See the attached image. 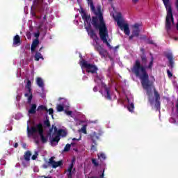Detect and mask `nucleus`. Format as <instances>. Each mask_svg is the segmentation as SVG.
Segmentation results:
<instances>
[{
  "label": "nucleus",
  "instance_id": "1",
  "mask_svg": "<svg viewBox=\"0 0 178 178\" xmlns=\"http://www.w3.org/2000/svg\"><path fill=\"white\" fill-rule=\"evenodd\" d=\"M152 63H154V57H145L142 56V65L139 60H136V63L132 69V72L135 73L136 76L140 79L141 83L143 88L146 90V92L149 97V102L153 108L156 109H161V103L159 102V95L155 91L151 84H149V80L148 79V74L145 71V67L151 69L152 67ZM145 66V67H144Z\"/></svg>",
  "mask_w": 178,
  "mask_h": 178
},
{
  "label": "nucleus",
  "instance_id": "2",
  "mask_svg": "<svg viewBox=\"0 0 178 178\" xmlns=\"http://www.w3.org/2000/svg\"><path fill=\"white\" fill-rule=\"evenodd\" d=\"M90 6L92 12L95 15L96 17L92 18V24L99 29V34L100 38L104 44H106L108 48H111V44H109V35L108 33V29L105 22H104V17H102V10L101 9V6H94L92 0H90Z\"/></svg>",
  "mask_w": 178,
  "mask_h": 178
},
{
  "label": "nucleus",
  "instance_id": "3",
  "mask_svg": "<svg viewBox=\"0 0 178 178\" xmlns=\"http://www.w3.org/2000/svg\"><path fill=\"white\" fill-rule=\"evenodd\" d=\"M26 131L28 134V137H31V136H34L35 133H38L40 137V141L42 143V144H47L48 143V135L44 136V128L42 126V123H39L38 124H35L33 127L27 126Z\"/></svg>",
  "mask_w": 178,
  "mask_h": 178
},
{
  "label": "nucleus",
  "instance_id": "4",
  "mask_svg": "<svg viewBox=\"0 0 178 178\" xmlns=\"http://www.w3.org/2000/svg\"><path fill=\"white\" fill-rule=\"evenodd\" d=\"M111 16H113L120 30L124 31L126 35H130V28L129 27V23H127V21H125L124 18L123 17V15L121 13H115V14L111 13Z\"/></svg>",
  "mask_w": 178,
  "mask_h": 178
},
{
  "label": "nucleus",
  "instance_id": "5",
  "mask_svg": "<svg viewBox=\"0 0 178 178\" xmlns=\"http://www.w3.org/2000/svg\"><path fill=\"white\" fill-rule=\"evenodd\" d=\"M104 134V131L100 128H97L95 130H91L90 134V151L91 152H95L97 151V140H99V136Z\"/></svg>",
  "mask_w": 178,
  "mask_h": 178
},
{
  "label": "nucleus",
  "instance_id": "6",
  "mask_svg": "<svg viewBox=\"0 0 178 178\" xmlns=\"http://www.w3.org/2000/svg\"><path fill=\"white\" fill-rule=\"evenodd\" d=\"M163 4L167 10V16L165 19V27L167 30H170L173 26V14L172 13V6L169 0H163Z\"/></svg>",
  "mask_w": 178,
  "mask_h": 178
},
{
  "label": "nucleus",
  "instance_id": "7",
  "mask_svg": "<svg viewBox=\"0 0 178 178\" xmlns=\"http://www.w3.org/2000/svg\"><path fill=\"white\" fill-rule=\"evenodd\" d=\"M95 81L99 84V86H101L102 88L101 90H99V92L102 95L103 97L106 98V99L111 100L112 99V95H111V92H109V89L105 86V83L102 81V79H101L99 77L97 76L95 79Z\"/></svg>",
  "mask_w": 178,
  "mask_h": 178
},
{
  "label": "nucleus",
  "instance_id": "8",
  "mask_svg": "<svg viewBox=\"0 0 178 178\" xmlns=\"http://www.w3.org/2000/svg\"><path fill=\"white\" fill-rule=\"evenodd\" d=\"M81 10L79 13H81L82 19L84 23V27L88 34L90 35V15L87 13V12L83 8V7L80 8Z\"/></svg>",
  "mask_w": 178,
  "mask_h": 178
},
{
  "label": "nucleus",
  "instance_id": "9",
  "mask_svg": "<svg viewBox=\"0 0 178 178\" xmlns=\"http://www.w3.org/2000/svg\"><path fill=\"white\" fill-rule=\"evenodd\" d=\"M67 134L66 133V131L63 129H59L57 132V135L50 139V143L51 145H58V143H59V141H60V136H62V137H66Z\"/></svg>",
  "mask_w": 178,
  "mask_h": 178
},
{
  "label": "nucleus",
  "instance_id": "10",
  "mask_svg": "<svg viewBox=\"0 0 178 178\" xmlns=\"http://www.w3.org/2000/svg\"><path fill=\"white\" fill-rule=\"evenodd\" d=\"M25 88L27 92L24 94V97H28L27 104H31V101H33V92H31V81L30 79H27Z\"/></svg>",
  "mask_w": 178,
  "mask_h": 178
},
{
  "label": "nucleus",
  "instance_id": "11",
  "mask_svg": "<svg viewBox=\"0 0 178 178\" xmlns=\"http://www.w3.org/2000/svg\"><path fill=\"white\" fill-rule=\"evenodd\" d=\"M76 162V159H72L70 165H69L67 170H65V173L67 174V178H72L73 177V173H74V170H76V168H74V163Z\"/></svg>",
  "mask_w": 178,
  "mask_h": 178
},
{
  "label": "nucleus",
  "instance_id": "12",
  "mask_svg": "<svg viewBox=\"0 0 178 178\" xmlns=\"http://www.w3.org/2000/svg\"><path fill=\"white\" fill-rule=\"evenodd\" d=\"M54 159H55V156H51L48 161L49 166H51L53 169H56V168L63 165V161L62 160L55 161Z\"/></svg>",
  "mask_w": 178,
  "mask_h": 178
},
{
  "label": "nucleus",
  "instance_id": "13",
  "mask_svg": "<svg viewBox=\"0 0 178 178\" xmlns=\"http://www.w3.org/2000/svg\"><path fill=\"white\" fill-rule=\"evenodd\" d=\"M132 35L129 37L130 40L133 39V37H138L140 34V24H135L132 26Z\"/></svg>",
  "mask_w": 178,
  "mask_h": 178
},
{
  "label": "nucleus",
  "instance_id": "14",
  "mask_svg": "<svg viewBox=\"0 0 178 178\" xmlns=\"http://www.w3.org/2000/svg\"><path fill=\"white\" fill-rule=\"evenodd\" d=\"M33 6L39 10H44V0H33Z\"/></svg>",
  "mask_w": 178,
  "mask_h": 178
},
{
  "label": "nucleus",
  "instance_id": "15",
  "mask_svg": "<svg viewBox=\"0 0 178 178\" xmlns=\"http://www.w3.org/2000/svg\"><path fill=\"white\" fill-rule=\"evenodd\" d=\"M127 102H128L127 109L129 112H134V104H133V97L127 96Z\"/></svg>",
  "mask_w": 178,
  "mask_h": 178
},
{
  "label": "nucleus",
  "instance_id": "16",
  "mask_svg": "<svg viewBox=\"0 0 178 178\" xmlns=\"http://www.w3.org/2000/svg\"><path fill=\"white\" fill-rule=\"evenodd\" d=\"M79 65L82 69H86L87 73H90V63L86 61V60L84 59L80 60Z\"/></svg>",
  "mask_w": 178,
  "mask_h": 178
},
{
  "label": "nucleus",
  "instance_id": "17",
  "mask_svg": "<svg viewBox=\"0 0 178 178\" xmlns=\"http://www.w3.org/2000/svg\"><path fill=\"white\" fill-rule=\"evenodd\" d=\"M38 44H40V40L38 39H35L33 40L32 44L31 46V52H34V51H35V48L38 47Z\"/></svg>",
  "mask_w": 178,
  "mask_h": 178
},
{
  "label": "nucleus",
  "instance_id": "18",
  "mask_svg": "<svg viewBox=\"0 0 178 178\" xmlns=\"http://www.w3.org/2000/svg\"><path fill=\"white\" fill-rule=\"evenodd\" d=\"M22 44L20 40V36L19 35H17L13 38V47H17V45H20Z\"/></svg>",
  "mask_w": 178,
  "mask_h": 178
},
{
  "label": "nucleus",
  "instance_id": "19",
  "mask_svg": "<svg viewBox=\"0 0 178 178\" xmlns=\"http://www.w3.org/2000/svg\"><path fill=\"white\" fill-rule=\"evenodd\" d=\"M28 113L29 115H35V113H37V104H32Z\"/></svg>",
  "mask_w": 178,
  "mask_h": 178
},
{
  "label": "nucleus",
  "instance_id": "20",
  "mask_svg": "<svg viewBox=\"0 0 178 178\" xmlns=\"http://www.w3.org/2000/svg\"><path fill=\"white\" fill-rule=\"evenodd\" d=\"M36 83L38 84V87L42 88V90H44V81H42L41 77L36 78Z\"/></svg>",
  "mask_w": 178,
  "mask_h": 178
},
{
  "label": "nucleus",
  "instance_id": "21",
  "mask_svg": "<svg viewBox=\"0 0 178 178\" xmlns=\"http://www.w3.org/2000/svg\"><path fill=\"white\" fill-rule=\"evenodd\" d=\"M97 158L100 161H105L106 160V154L104 153L103 152H100L97 153Z\"/></svg>",
  "mask_w": 178,
  "mask_h": 178
},
{
  "label": "nucleus",
  "instance_id": "22",
  "mask_svg": "<svg viewBox=\"0 0 178 178\" xmlns=\"http://www.w3.org/2000/svg\"><path fill=\"white\" fill-rule=\"evenodd\" d=\"M31 157V152L30 151H26L25 153H24V160L26 161V162H29L30 161V158Z\"/></svg>",
  "mask_w": 178,
  "mask_h": 178
},
{
  "label": "nucleus",
  "instance_id": "23",
  "mask_svg": "<svg viewBox=\"0 0 178 178\" xmlns=\"http://www.w3.org/2000/svg\"><path fill=\"white\" fill-rule=\"evenodd\" d=\"M97 51H99V54L102 55V56H106V55H108V52H106V50L102 49V47H99L97 48Z\"/></svg>",
  "mask_w": 178,
  "mask_h": 178
},
{
  "label": "nucleus",
  "instance_id": "24",
  "mask_svg": "<svg viewBox=\"0 0 178 178\" xmlns=\"http://www.w3.org/2000/svg\"><path fill=\"white\" fill-rule=\"evenodd\" d=\"M35 58V60H36V62H38V60H40V59H42V60H44V57L42 56V54H41V53L37 51L34 56Z\"/></svg>",
  "mask_w": 178,
  "mask_h": 178
},
{
  "label": "nucleus",
  "instance_id": "25",
  "mask_svg": "<svg viewBox=\"0 0 178 178\" xmlns=\"http://www.w3.org/2000/svg\"><path fill=\"white\" fill-rule=\"evenodd\" d=\"M92 163L95 168H98L99 166V161H98V159L95 158H92L91 159Z\"/></svg>",
  "mask_w": 178,
  "mask_h": 178
},
{
  "label": "nucleus",
  "instance_id": "26",
  "mask_svg": "<svg viewBox=\"0 0 178 178\" xmlns=\"http://www.w3.org/2000/svg\"><path fill=\"white\" fill-rule=\"evenodd\" d=\"M97 70H98V68L97 67V66H95L94 65H90V73H96Z\"/></svg>",
  "mask_w": 178,
  "mask_h": 178
},
{
  "label": "nucleus",
  "instance_id": "27",
  "mask_svg": "<svg viewBox=\"0 0 178 178\" xmlns=\"http://www.w3.org/2000/svg\"><path fill=\"white\" fill-rule=\"evenodd\" d=\"M79 131L83 133V134H87V125L83 124L81 129L79 130Z\"/></svg>",
  "mask_w": 178,
  "mask_h": 178
},
{
  "label": "nucleus",
  "instance_id": "28",
  "mask_svg": "<svg viewBox=\"0 0 178 178\" xmlns=\"http://www.w3.org/2000/svg\"><path fill=\"white\" fill-rule=\"evenodd\" d=\"M38 112H40V111H48V108H47V106H44V105H40L37 108Z\"/></svg>",
  "mask_w": 178,
  "mask_h": 178
},
{
  "label": "nucleus",
  "instance_id": "29",
  "mask_svg": "<svg viewBox=\"0 0 178 178\" xmlns=\"http://www.w3.org/2000/svg\"><path fill=\"white\" fill-rule=\"evenodd\" d=\"M167 58L169 60L170 64L173 65V55H172V54H167Z\"/></svg>",
  "mask_w": 178,
  "mask_h": 178
},
{
  "label": "nucleus",
  "instance_id": "30",
  "mask_svg": "<svg viewBox=\"0 0 178 178\" xmlns=\"http://www.w3.org/2000/svg\"><path fill=\"white\" fill-rule=\"evenodd\" d=\"M44 124L46 127H51V122H49V119L47 118L46 120L44 121Z\"/></svg>",
  "mask_w": 178,
  "mask_h": 178
},
{
  "label": "nucleus",
  "instance_id": "31",
  "mask_svg": "<svg viewBox=\"0 0 178 178\" xmlns=\"http://www.w3.org/2000/svg\"><path fill=\"white\" fill-rule=\"evenodd\" d=\"M70 147H72V145L69 143H67L65 147H64V152H67L69 151H70Z\"/></svg>",
  "mask_w": 178,
  "mask_h": 178
},
{
  "label": "nucleus",
  "instance_id": "32",
  "mask_svg": "<svg viewBox=\"0 0 178 178\" xmlns=\"http://www.w3.org/2000/svg\"><path fill=\"white\" fill-rule=\"evenodd\" d=\"M63 109H65L63 106H62L60 104L57 105V111L58 112H63Z\"/></svg>",
  "mask_w": 178,
  "mask_h": 178
},
{
  "label": "nucleus",
  "instance_id": "33",
  "mask_svg": "<svg viewBox=\"0 0 178 178\" xmlns=\"http://www.w3.org/2000/svg\"><path fill=\"white\" fill-rule=\"evenodd\" d=\"M54 132L52 134V137H55L56 136H58V131H59V130H58V128L56 127H54Z\"/></svg>",
  "mask_w": 178,
  "mask_h": 178
},
{
  "label": "nucleus",
  "instance_id": "34",
  "mask_svg": "<svg viewBox=\"0 0 178 178\" xmlns=\"http://www.w3.org/2000/svg\"><path fill=\"white\" fill-rule=\"evenodd\" d=\"M54 131V125H52V127L51 129H49V133L47 134V136H49V137H51L52 136V131Z\"/></svg>",
  "mask_w": 178,
  "mask_h": 178
},
{
  "label": "nucleus",
  "instance_id": "35",
  "mask_svg": "<svg viewBox=\"0 0 178 178\" xmlns=\"http://www.w3.org/2000/svg\"><path fill=\"white\" fill-rule=\"evenodd\" d=\"M38 156V152H35V154L32 156L31 159L33 161H35Z\"/></svg>",
  "mask_w": 178,
  "mask_h": 178
},
{
  "label": "nucleus",
  "instance_id": "36",
  "mask_svg": "<svg viewBox=\"0 0 178 178\" xmlns=\"http://www.w3.org/2000/svg\"><path fill=\"white\" fill-rule=\"evenodd\" d=\"M47 112H49V115H51L54 118V108H49L47 110Z\"/></svg>",
  "mask_w": 178,
  "mask_h": 178
},
{
  "label": "nucleus",
  "instance_id": "37",
  "mask_svg": "<svg viewBox=\"0 0 178 178\" xmlns=\"http://www.w3.org/2000/svg\"><path fill=\"white\" fill-rule=\"evenodd\" d=\"M26 36L28 40H31V33L30 31L26 32Z\"/></svg>",
  "mask_w": 178,
  "mask_h": 178
},
{
  "label": "nucleus",
  "instance_id": "38",
  "mask_svg": "<svg viewBox=\"0 0 178 178\" xmlns=\"http://www.w3.org/2000/svg\"><path fill=\"white\" fill-rule=\"evenodd\" d=\"M34 37L36 38V40H38V37H40V31H38L37 33H34Z\"/></svg>",
  "mask_w": 178,
  "mask_h": 178
},
{
  "label": "nucleus",
  "instance_id": "39",
  "mask_svg": "<svg viewBox=\"0 0 178 178\" xmlns=\"http://www.w3.org/2000/svg\"><path fill=\"white\" fill-rule=\"evenodd\" d=\"M65 113H66V115H67L68 116H70V115H72V114L73 113V111H65Z\"/></svg>",
  "mask_w": 178,
  "mask_h": 178
},
{
  "label": "nucleus",
  "instance_id": "40",
  "mask_svg": "<svg viewBox=\"0 0 178 178\" xmlns=\"http://www.w3.org/2000/svg\"><path fill=\"white\" fill-rule=\"evenodd\" d=\"M22 147H23L24 149H27V144L23 143Z\"/></svg>",
  "mask_w": 178,
  "mask_h": 178
},
{
  "label": "nucleus",
  "instance_id": "41",
  "mask_svg": "<svg viewBox=\"0 0 178 178\" xmlns=\"http://www.w3.org/2000/svg\"><path fill=\"white\" fill-rule=\"evenodd\" d=\"M168 77H172V72H170V71H168Z\"/></svg>",
  "mask_w": 178,
  "mask_h": 178
},
{
  "label": "nucleus",
  "instance_id": "42",
  "mask_svg": "<svg viewBox=\"0 0 178 178\" xmlns=\"http://www.w3.org/2000/svg\"><path fill=\"white\" fill-rule=\"evenodd\" d=\"M81 138L77 139V138H74L72 140H73V141H80Z\"/></svg>",
  "mask_w": 178,
  "mask_h": 178
},
{
  "label": "nucleus",
  "instance_id": "43",
  "mask_svg": "<svg viewBox=\"0 0 178 178\" xmlns=\"http://www.w3.org/2000/svg\"><path fill=\"white\" fill-rule=\"evenodd\" d=\"M17 147H19V144L17 143H15L14 147L17 148Z\"/></svg>",
  "mask_w": 178,
  "mask_h": 178
},
{
  "label": "nucleus",
  "instance_id": "44",
  "mask_svg": "<svg viewBox=\"0 0 178 178\" xmlns=\"http://www.w3.org/2000/svg\"><path fill=\"white\" fill-rule=\"evenodd\" d=\"M79 58H81L80 60H83V56L79 53Z\"/></svg>",
  "mask_w": 178,
  "mask_h": 178
},
{
  "label": "nucleus",
  "instance_id": "45",
  "mask_svg": "<svg viewBox=\"0 0 178 178\" xmlns=\"http://www.w3.org/2000/svg\"><path fill=\"white\" fill-rule=\"evenodd\" d=\"M41 177H44V178H52V177L49 176V177H47L45 175H42Z\"/></svg>",
  "mask_w": 178,
  "mask_h": 178
},
{
  "label": "nucleus",
  "instance_id": "46",
  "mask_svg": "<svg viewBox=\"0 0 178 178\" xmlns=\"http://www.w3.org/2000/svg\"><path fill=\"white\" fill-rule=\"evenodd\" d=\"M97 90H98V87L95 86L93 88V90L95 92V91H97Z\"/></svg>",
  "mask_w": 178,
  "mask_h": 178
},
{
  "label": "nucleus",
  "instance_id": "47",
  "mask_svg": "<svg viewBox=\"0 0 178 178\" xmlns=\"http://www.w3.org/2000/svg\"><path fill=\"white\" fill-rule=\"evenodd\" d=\"M104 171H103L102 175L100 176V178H104V176H105V174L104 173Z\"/></svg>",
  "mask_w": 178,
  "mask_h": 178
},
{
  "label": "nucleus",
  "instance_id": "48",
  "mask_svg": "<svg viewBox=\"0 0 178 178\" xmlns=\"http://www.w3.org/2000/svg\"><path fill=\"white\" fill-rule=\"evenodd\" d=\"M43 168H44V169H47L48 168V165H47L46 164H44Z\"/></svg>",
  "mask_w": 178,
  "mask_h": 178
},
{
  "label": "nucleus",
  "instance_id": "49",
  "mask_svg": "<svg viewBox=\"0 0 178 178\" xmlns=\"http://www.w3.org/2000/svg\"><path fill=\"white\" fill-rule=\"evenodd\" d=\"M132 2L134 3H137V2H138V0H132Z\"/></svg>",
  "mask_w": 178,
  "mask_h": 178
},
{
  "label": "nucleus",
  "instance_id": "50",
  "mask_svg": "<svg viewBox=\"0 0 178 178\" xmlns=\"http://www.w3.org/2000/svg\"><path fill=\"white\" fill-rule=\"evenodd\" d=\"M83 80H88V77H87V76H83Z\"/></svg>",
  "mask_w": 178,
  "mask_h": 178
},
{
  "label": "nucleus",
  "instance_id": "51",
  "mask_svg": "<svg viewBox=\"0 0 178 178\" xmlns=\"http://www.w3.org/2000/svg\"><path fill=\"white\" fill-rule=\"evenodd\" d=\"M148 43H149V44H154V41H152V40H149V41H148Z\"/></svg>",
  "mask_w": 178,
  "mask_h": 178
},
{
  "label": "nucleus",
  "instance_id": "52",
  "mask_svg": "<svg viewBox=\"0 0 178 178\" xmlns=\"http://www.w3.org/2000/svg\"><path fill=\"white\" fill-rule=\"evenodd\" d=\"M1 162H3V165H5L6 163V161H5V160H1Z\"/></svg>",
  "mask_w": 178,
  "mask_h": 178
},
{
  "label": "nucleus",
  "instance_id": "53",
  "mask_svg": "<svg viewBox=\"0 0 178 178\" xmlns=\"http://www.w3.org/2000/svg\"><path fill=\"white\" fill-rule=\"evenodd\" d=\"M176 6H177V10H178V0H177Z\"/></svg>",
  "mask_w": 178,
  "mask_h": 178
},
{
  "label": "nucleus",
  "instance_id": "54",
  "mask_svg": "<svg viewBox=\"0 0 178 178\" xmlns=\"http://www.w3.org/2000/svg\"><path fill=\"white\" fill-rule=\"evenodd\" d=\"M43 19H44V20H45V19H47V15H44V16L43 17Z\"/></svg>",
  "mask_w": 178,
  "mask_h": 178
},
{
  "label": "nucleus",
  "instance_id": "55",
  "mask_svg": "<svg viewBox=\"0 0 178 178\" xmlns=\"http://www.w3.org/2000/svg\"><path fill=\"white\" fill-rule=\"evenodd\" d=\"M4 173H5L4 171H1V175H2V176H3Z\"/></svg>",
  "mask_w": 178,
  "mask_h": 178
},
{
  "label": "nucleus",
  "instance_id": "56",
  "mask_svg": "<svg viewBox=\"0 0 178 178\" xmlns=\"http://www.w3.org/2000/svg\"><path fill=\"white\" fill-rule=\"evenodd\" d=\"M88 1V5L90 6V0H87Z\"/></svg>",
  "mask_w": 178,
  "mask_h": 178
},
{
  "label": "nucleus",
  "instance_id": "57",
  "mask_svg": "<svg viewBox=\"0 0 178 178\" xmlns=\"http://www.w3.org/2000/svg\"><path fill=\"white\" fill-rule=\"evenodd\" d=\"M32 16H35V13H32Z\"/></svg>",
  "mask_w": 178,
  "mask_h": 178
},
{
  "label": "nucleus",
  "instance_id": "58",
  "mask_svg": "<svg viewBox=\"0 0 178 178\" xmlns=\"http://www.w3.org/2000/svg\"><path fill=\"white\" fill-rule=\"evenodd\" d=\"M86 177L87 178H90V177H88V175L87 176V175H86Z\"/></svg>",
  "mask_w": 178,
  "mask_h": 178
},
{
  "label": "nucleus",
  "instance_id": "59",
  "mask_svg": "<svg viewBox=\"0 0 178 178\" xmlns=\"http://www.w3.org/2000/svg\"><path fill=\"white\" fill-rule=\"evenodd\" d=\"M35 143H36V144H38V140H36Z\"/></svg>",
  "mask_w": 178,
  "mask_h": 178
},
{
  "label": "nucleus",
  "instance_id": "60",
  "mask_svg": "<svg viewBox=\"0 0 178 178\" xmlns=\"http://www.w3.org/2000/svg\"><path fill=\"white\" fill-rule=\"evenodd\" d=\"M172 120H173V119H170V122H172Z\"/></svg>",
  "mask_w": 178,
  "mask_h": 178
},
{
  "label": "nucleus",
  "instance_id": "61",
  "mask_svg": "<svg viewBox=\"0 0 178 178\" xmlns=\"http://www.w3.org/2000/svg\"><path fill=\"white\" fill-rule=\"evenodd\" d=\"M90 124H94V122H90Z\"/></svg>",
  "mask_w": 178,
  "mask_h": 178
},
{
  "label": "nucleus",
  "instance_id": "62",
  "mask_svg": "<svg viewBox=\"0 0 178 178\" xmlns=\"http://www.w3.org/2000/svg\"><path fill=\"white\" fill-rule=\"evenodd\" d=\"M42 48V47H41L39 51H41Z\"/></svg>",
  "mask_w": 178,
  "mask_h": 178
},
{
  "label": "nucleus",
  "instance_id": "63",
  "mask_svg": "<svg viewBox=\"0 0 178 178\" xmlns=\"http://www.w3.org/2000/svg\"><path fill=\"white\" fill-rule=\"evenodd\" d=\"M109 1H112V0H109Z\"/></svg>",
  "mask_w": 178,
  "mask_h": 178
}]
</instances>
